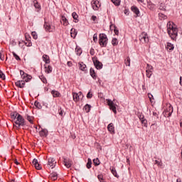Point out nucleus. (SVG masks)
<instances>
[{
    "label": "nucleus",
    "instance_id": "1",
    "mask_svg": "<svg viewBox=\"0 0 182 182\" xmlns=\"http://www.w3.org/2000/svg\"><path fill=\"white\" fill-rule=\"evenodd\" d=\"M11 117L12 119V122L15 123V126L16 129H20L21 127H23L26 124L25 123V119L18 112H13L11 114Z\"/></svg>",
    "mask_w": 182,
    "mask_h": 182
},
{
    "label": "nucleus",
    "instance_id": "2",
    "mask_svg": "<svg viewBox=\"0 0 182 182\" xmlns=\"http://www.w3.org/2000/svg\"><path fill=\"white\" fill-rule=\"evenodd\" d=\"M20 75L22 79H23V80L16 81L15 82V85L16 86H17V87H20L21 89H23V87H25V82H31V80H32V75H30L26 73L22 70H20Z\"/></svg>",
    "mask_w": 182,
    "mask_h": 182
},
{
    "label": "nucleus",
    "instance_id": "3",
    "mask_svg": "<svg viewBox=\"0 0 182 182\" xmlns=\"http://www.w3.org/2000/svg\"><path fill=\"white\" fill-rule=\"evenodd\" d=\"M166 27H167V32L171 39H173V41H174V39H176V38H177L178 35V29H177L174 26V23H173L172 21H168L167 23Z\"/></svg>",
    "mask_w": 182,
    "mask_h": 182
},
{
    "label": "nucleus",
    "instance_id": "4",
    "mask_svg": "<svg viewBox=\"0 0 182 182\" xmlns=\"http://www.w3.org/2000/svg\"><path fill=\"white\" fill-rule=\"evenodd\" d=\"M107 36L105 33H100L99 35V44L101 48H106L107 46Z\"/></svg>",
    "mask_w": 182,
    "mask_h": 182
},
{
    "label": "nucleus",
    "instance_id": "5",
    "mask_svg": "<svg viewBox=\"0 0 182 182\" xmlns=\"http://www.w3.org/2000/svg\"><path fill=\"white\" fill-rule=\"evenodd\" d=\"M106 102L109 107L110 110H112L113 113H114V114H117V110L116 109V106H117V105L114 104V100L112 101V100L107 99Z\"/></svg>",
    "mask_w": 182,
    "mask_h": 182
},
{
    "label": "nucleus",
    "instance_id": "6",
    "mask_svg": "<svg viewBox=\"0 0 182 182\" xmlns=\"http://www.w3.org/2000/svg\"><path fill=\"white\" fill-rule=\"evenodd\" d=\"M173 109L171 105L167 104L166 109L164 112L165 117H170V116H171V114H173Z\"/></svg>",
    "mask_w": 182,
    "mask_h": 182
},
{
    "label": "nucleus",
    "instance_id": "7",
    "mask_svg": "<svg viewBox=\"0 0 182 182\" xmlns=\"http://www.w3.org/2000/svg\"><path fill=\"white\" fill-rule=\"evenodd\" d=\"M73 99L74 102H77L80 99H83V94H82V92H79L78 93L73 92Z\"/></svg>",
    "mask_w": 182,
    "mask_h": 182
},
{
    "label": "nucleus",
    "instance_id": "8",
    "mask_svg": "<svg viewBox=\"0 0 182 182\" xmlns=\"http://www.w3.org/2000/svg\"><path fill=\"white\" fill-rule=\"evenodd\" d=\"M56 166V160L53 158H49L48 159L47 167L48 168H55Z\"/></svg>",
    "mask_w": 182,
    "mask_h": 182
},
{
    "label": "nucleus",
    "instance_id": "9",
    "mask_svg": "<svg viewBox=\"0 0 182 182\" xmlns=\"http://www.w3.org/2000/svg\"><path fill=\"white\" fill-rule=\"evenodd\" d=\"M139 41L142 42V43H147V42H149V36L147 35V33L143 32L139 36Z\"/></svg>",
    "mask_w": 182,
    "mask_h": 182
},
{
    "label": "nucleus",
    "instance_id": "10",
    "mask_svg": "<svg viewBox=\"0 0 182 182\" xmlns=\"http://www.w3.org/2000/svg\"><path fill=\"white\" fill-rule=\"evenodd\" d=\"M92 62L96 68V69H102L103 68V64L97 60V57H93L92 58Z\"/></svg>",
    "mask_w": 182,
    "mask_h": 182
},
{
    "label": "nucleus",
    "instance_id": "11",
    "mask_svg": "<svg viewBox=\"0 0 182 182\" xmlns=\"http://www.w3.org/2000/svg\"><path fill=\"white\" fill-rule=\"evenodd\" d=\"M91 5L94 11H99V8H100L101 6V4H100V2H99V0H92Z\"/></svg>",
    "mask_w": 182,
    "mask_h": 182
},
{
    "label": "nucleus",
    "instance_id": "12",
    "mask_svg": "<svg viewBox=\"0 0 182 182\" xmlns=\"http://www.w3.org/2000/svg\"><path fill=\"white\" fill-rule=\"evenodd\" d=\"M138 117L141 122V124H143L144 127H147V119L144 118V115L140 112H138Z\"/></svg>",
    "mask_w": 182,
    "mask_h": 182
},
{
    "label": "nucleus",
    "instance_id": "13",
    "mask_svg": "<svg viewBox=\"0 0 182 182\" xmlns=\"http://www.w3.org/2000/svg\"><path fill=\"white\" fill-rule=\"evenodd\" d=\"M63 164L65 167H67V168H70V167H72V164H73V161L68 158H64Z\"/></svg>",
    "mask_w": 182,
    "mask_h": 182
},
{
    "label": "nucleus",
    "instance_id": "14",
    "mask_svg": "<svg viewBox=\"0 0 182 182\" xmlns=\"http://www.w3.org/2000/svg\"><path fill=\"white\" fill-rule=\"evenodd\" d=\"M165 48L168 52H173L174 50V45L171 43H167Z\"/></svg>",
    "mask_w": 182,
    "mask_h": 182
},
{
    "label": "nucleus",
    "instance_id": "15",
    "mask_svg": "<svg viewBox=\"0 0 182 182\" xmlns=\"http://www.w3.org/2000/svg\"><path fill=\"white\" fill-rule=\"evenodd\" d=\"M60 22L61 23H63L64 26H68L69 25V21H68V18H66L65 16H61Z\"/></svg>",
    "mask_w": 182,
    "mask_h": 182
},
{
    "label": "nucleus",
    "instance_id": "16",
    "mask_svg": "<svg viewBox=\"0 0 182 182\" xmlns=\"http://www.w3.org/2000/svg\"><path fill=\"white\" fill-rule=\"evenodd\" d=\"M50 180H52L53 181H55V180H58V173L53 172L49 175Z\"/></svg>",
    "mask_w": 182,
    "mask_h": 182
},
{
    "label": "nucleus",
    "instance_id": "17",
    "mask_svg": "<svg viewBox=\"0 0 182 182\" xmlns=\"http://www.w3.org/2000/svg\"><path fill=\"white\" fill-rule=\"evenodd\" d=\"M131 9H132V12H134V14H136V16H140V10H139V8H137L135 6H132L131 7Z\"/></svg>",
    "mask_w": 182,
    "mask_h": 182
},
{
    "label": "nucleus",
    "instance_id": "18",
    "mask_svg": "<svg viewBox=\"0 0 182 182\" xmlns=\"http://www.w3.org/2000/svg\"><path fill=\"white\" fill-rule=\"evenodd\" d=\"M32 163L34 165V167L36 168V170H41V168H42L39 163H38V159H33Z\"/></svg>",
    "mask_w": 182,
    "mask_h": 182
},
{
    "label": "nucleus",
    "instance_id": "19",
    "mask_svg": "<svg viewBox=\"0 0 182 182\" xmlns=\"http://www.w3.org/2000/svg\"><path fill=\"white\" fill-rule=\"evenodd\" d=\"M44 28L47 32H52V28L50 27V24L49 23L45 22Z\"/></svg>",
    "mask_w": 182,
    "mask_h": 182
},
{
    "label": "nucleus",
    "instance_id": "20",
    "mask_svg": "<svg viewBox=\"0 0 182 182\" xmlns=\"http://www.w3.org/2000/svg\"><path fill=\"white\" fill-rule=\"evenodd\" d=\"M52 66L49 65H45V72L46 73H52Z\"/></svg>",
    "mask_w": 182,
    "mask_h": 182
},
{
    "label": "nucleus",
    "instance_id": "21",
    "mask_svg": "<svg viewBox=\"0 0 182 182\" xmlns=\"http://www.w3.org/2000/svg\"><path fill=\"white\" fill-rule=\"evenodd\" d=\"M107 129L108 132H110L111 133H114V126L113 123L109 124V125L107 126Z\"/></svg>",
    "mask_w": 182,
    "mask_h": 182
},
{
    "label": "nucleus",
    "instance_id": "22",
    "mask_svg": "<svg viewBox=\"0 0 182 182\" xmlns=\"http://www.w3.org/2000/svg\"><path fill=\"white\" fill-rule=\"evenodd\" d=\"M48 129H43L40 131L39 134L41 137H46V136H48Z\"/></svg>",
    "mask_w": 182,
    "mask_h": 182
},
{
    "label": "nucleus",
    "instance_id": "23",
    "mask_svg": "<svg viewBox=\"0 0 182 182\" xmlns=\"http://www.w3.org/2000/svg\"><path fill=\"white\" fill-rule=\"evenodd\" d=\"M72 16H73V19H74V22H75V23H77V22H79V19H78L79 16L77 15V14H76V12H73V13L72 14Z\"/></svg>",
    "mask_w": 182,
    "mask_h": 182
},
{
    "label": "nucleus",
    "instance_id": "24",
    "mask_svg": "<svg viewBox=\"0 0 182 182\" xmlns=\"http://www.w3.org/2000/svg\"><path fill=\"white\" fill-rule=\"evenodd\" d=\"M78 65L80 70H82L83 72H86V64L83 63H79Z\"/></svg>",
    "mask_w": 182,
    "mask_h": 182
},
{
    "label": "nucleus",
    "instance_id": "25",
    "mask_svg": "<svg viewBox=\"0 0 182 182\" xmlns=\"http://www.w3.org/2000/svg\"><path fill=\"white\" fill-rule=\"evenodd\" d=\"M43 60L46 63H50V60L49 58V55H43Z\"/></svg>",
    "mask_w": 182,
    "mask_h": 182
},
{
    "label": "nucleus",
    "instance_id": "26",
    "mask_svg": "<svg viewBox=\"0 0 182 182\" xmlns=\"http://www.w3.org/2000/svg\"><path fill=\"white\" fill-rule=\"evenodd\" d=\"M70 35H71V38H76V35H77V32H76V29L71 28Z\"/></svg>",
    "mask_w": 182,
    "mask_h": 182
},
{
    "label": "nucleus",
    "instance_id": "27",
    "mask_svg": "<svg viewBox=\"0 0 182 182\" xmlns=\"http://www.w3.org/2000/svg\"><path fill=\"white\" fill-rule=\"evenodd\" d=\"M90 76H92V78L96 80V73L95 72V70L93 68H90Z\"/></svg>",
    "mask_w": 182,
    "mask_h": 182
},
{
    "label": "nucleus",
    "instance_id": "28",
    "mask_svg": "<svg viewBox=\"0 0 182 182\" xmlns=\"http://www.w3.org/2000/svg\"><path fill=\"white\" fill-rule=\"evenodd\" d=\"M51 94L53 95V97H59L60 96V93L56 90H53Z\"/></svg>",
    "mask_w": 182,
    "mask_h": 182
},
{
    "label": "nucleus",
    "instance_id": "29",
    "mask_svg": "<svg viewBox=\"0 0 182 182\" xmlns=\"http://www.w3.org/2000/svg\"><path fill=\"white\" fill-rule=\"evenodd\" d=\"M110 29H112V30L114 29V32L115 35H119V30L117 29V27L112 25V26H110Z\"/></svg>",
    "mask_w": 182,
    "mask_h": 182
},
{
    "label": "nucleus",
    "instance_id": "30",
    "mask_svg": "<svg viewBox=\"0 0 182 182\" xmlns=\"http://www.w3.org/2000/svg\"><path fill=\"white\" fill-rule=\"evenodd\" d=\"M112 45H113V46H117V45H119V40H117L116 38H112Z\"/></svg>",
    "mask_w": 182,
    "mask_h": 182
},
{
    "label": "nucleus",
    "instance_id": "31",
    "mask_svg": "<svg viewBox=\"0 0 182 182\" xmlns=\"http://www.w3.org/2000/svg\"><path fill=\"white\" fill-rule=\"evenodd\" d=\"M110 170H111V173L113 174V176H114V177H119L117 176V172L116 171V168L112 167V168H110Z\"/></svg>",
    "mask_w": 182,
    "mask_h": 182
},
{
    "label": "nucleus",
    "instance_id": "32",
    "mask_svg": "<svg viewBox=\"0 0 182 182\" xmlns=\"http://www.w3.org/2000/svg\"><path fill=\"white\" fill-rule=\"evenodd\" d=\"M92 107L90 105H89L88 104H87L85 107H84V110H85L86 113H89V112H90V108Z\"/></svg>",
    "mask_w": 182,
    "mask_h": 182
},
{
    "label": "nucleus",
    "instance_id": "33",
    "mask_svg": "<svg viewBox=\"0 0 182 182\" xmlns=\"http://www.w3.org/2000/svg\"><path fill=\"white\" fill-rule=\"evenodd\" d=\"M159 18L161 19V21H163V19H167V16L163 14L162 13H159Z\"/></svg>",
    "mask_w": 182,
    "mask_h": 182
},
{
    "label": "nucleus",
    "instance_id": "34",
    "mask_svg": "<svg viewBox=\"0 0 182 182\" xmlns=\"http://www.w3.org/2000/svg\"><path fill=\"white\" fill-rule=\"evenodd\" d=\"M75 52H76L77 55H78V56H80V55H82V48H80L79 47H76Z\"/></svg>",
    "mask_w": 182,
    "mask_h": 182
},
{
    "label": "nucleus",
    "instance_id": "35",
    "mask_svg": "<svg viewBox=\"0 0 182 182\" xmlns=\"http://www.w3.org/2000/svg\"><path fill=\"white\" fill-rule=\"evenodd\" d=\"M154 164H156L159 167H161L163 166V162L161 161V160L160 161L155 160Z\"/></svg>",
    "mask_w": 182,
    "mask_h": 182
},
{
    "label": "nucleus",
    "instance_id": "36",
    "mask_svg": "<svg viewBox=\"0 0 182 182\" xmlns=\"http://www.w3.org/2000/svg\"><path fill=\"white\" fill-rule=\"evenodd\" d=\"M33 4H34V7H35L36 9H41V4H39L36 0H35V1H33Z\"/></svg>",
    "mask_w": 182,
    "mask_h": 182
},
{
    "label": "nucleus",
    "instance_id": "37",
    "mask_svg": "<svg viewBox=\"0 0 182 182\" xmlns=\"http://www.w3.org/2000/svg\"><path fill=\"white\" fill-rule=\"evenodd\" d=\"M92 168V159H88L87 163V168Z\"/></svg>",
    "mask_w": 182,
    "mask_h": 182
},
{
    "label": "nucleus",
    "instance_id": "38",
    "mask_svg": "<svg viewBox=\"0 0 182 182\" xmlns=\"http://www.w3.org/2000/svg\"><path fill=\"white\" fill-rule=\"evenodd\" d=\"M112 2L115 4L116 6H119V5H120V0H111Z\"/></svg>",
    "mask_w": 182,
    "mask_h": 182
},
{
    "label": "nucleus",
    "instance_id": "39",
    "mask_svg": "<svg viewBox=\"0 0 182 182\" xmlns=\"http://www.w3.org/2000/svg\"><path fill=\"white\" fill-rule=\"evenodd\" d=\"M40 79L41 82H43V83H48V80H46V77H45V76L43 75L40 76Z\"/></svg>",
    "mask_w": 182,
    "mask_h": 182
},
{
    "label": "nucleus",
    "instance_id": "40",
    "mask_svg": "<svg viewBox=\"0 0 182 182\" xmlns=\"http://www.w3.org/2000/svg\"><path fill=\"white\" fill-rule=\"evenodd\" d=\"M34 105L38 109H42V105H41V102L36 101Z\"/></svg>",
    "mask_w": 182,
    "mask_h": 182
},
{
    "label": "nucleus",
    "instance_id": "41",
    "mask_svg": "<svg viewBox=\"0 0 182 182\" xmlns=\"http://www.w3.org/2000/svg\"><path fill=\"white\" fill-rule=\"evenodd\" d=\"M0 59L1 60H5V53L4 51L0 52Z\"/></svg>",
    "mask_w": 182,
    "mask_h": 182
},
{
    "label": "nucleus",
    "instance_id": "42",
    "mask_svg": "<svg viewBox=\"0 0 182 182\" xmlns=\"http://www.w3.org/2000/svg\"><path fill=\"white\" fill-rule=\"evenodd\" d=\"M125 65H126V66H130V58L129 57H127L125 59Z\"/></svg>",
    "mask_w": 182,
    "mask_h": 182
},
{
    "label": "nucleus",
    "instance_id": "43",
    "mask_svg": "<svg viewBox=\"0 0 182 182\" xmlns=\"http://www.w3.org/2000/svg\"><path fill=\"white\" fill-rule=\"evenodd\" d=\"M97 178H98L99 181L105 182V179L103 178V175L102 174L98 175Z\"/></svg>",
    "mask_w": 182,
    "mask_h": 182
},
{
    "label": "nucleus",
    "instance_id": "44",
    "mask_svg": "<svg viewBox=\"0 0 182 182\" xmlns=\"http://www.w3.org/2000/svg\"><path fill=\"white\" fill-rule=\"evenodd\" d=\"M93 163L95 164V166H99V164H100V161H99V159H93Z\"/></svg>",
    "mask_w": 182,
    "mask_h": 182
},
{
    "label": "nucleus",
    "instance_id": "45",
    "mask_svg": "<svg viewBox=\"0 0 182 182\" xmlns=\"http://www.w3.org/2000/svg\"><path fill=\"white\" fill-rule=\"evenodd\" d=\"M146 73L147 77H151V75H153V71L146 70Z\"/></svg>",
    "mask_w": 182,
    "mask_h": 182
},
{
    "label": "nucleus",
    "instance_id": "46",
    "mask_svg": "<svg viewBox=\"0 0 182 182\" xmlns=\"http://www.w3.org/2000/svg\"><path fill=\"white\" fill-rule=\"evenodd\" d=\"M27 120L30 122L31 123H33V117H31L29 115H27L26 117Z\"/></svg>",
    "mask_w": 182,
    "mask_h": 182
},
{
    "label": "nucleus",
    "instance_id": "47",
    "mask_svg": "<svg viewBox=\"0 0 182 182\" xmlns=\"http://www.w3.org/2000/svg\"><path fill=\"white\" fill-rule=\"evenodd\" d=\"M31 36L33 38V39H38V33H36V31H33L31 33Z\"/></svg>",
    "mask_w": 182,
    "mask_h": 182
},
{
    "label": "nucleus",
    "instance_id": "48",
    "mask_svg": "<svg viewBox=\"0 0 182 182\" xmlns=\"http://www.w3.org/2000/svg\"><path fill=\"white\" fill-rule=\"evenodd\" d=\"M148 97H149L150 102H153V100H154V97H153V95H151V93L148 94Z\"/></svg>",
    "mask_w": 182,
    "mask_h": 182
},
{
    "label": "nucleus",
    "instance_id": "49",
    "mask_svg": "<svg viewBox=\"0 0 182 182\" xmlns=\"http://www.w3.org/2000/svg\"><path fill=\"white\" fill-rule=\"evenodd\" d=\"M13 56L16 60H21V58H19L18 55L15 53V52H13Z\"/></svg>",
    "mask_w": 182,
    "mask_h": 182
},
{
    "label": "nucleus",
    "instance_id": "50",
    "mask_svg": "<svg viewBox=\"0 0 182 182\" xmlns=\"http://www.w3.org/2000/svg\"><path fill=\"white\" fill-rule=\"evenodd\" d=\"M146 70H149L153 72V66L150 65L149 64H147L146 66Z\"/></svg>",
    "mask_w": 182,
    "mask_h": 182
},
{
    "label": "nucleus",
    "instance_id": "51",
    "mask_svg": "<svg viewBox=\"0 0 182 182\" xmlns=\"http://www.w3.org/2000/svg\"><path fill=\"white\" fill-rule=\"evenodd\" d=\"M93 41L95 42V43H97V33H95L93 36Z\"/></svg>",
    "mask_w": 182,
    "mask_h": 182
},
{
    "label": "nucleus",
    "instance_id": "52",
    "mask_svg": "<svg viewBox=\"0 0 182 182\" xmlns=\"http://www.w3.org/2000/svg\"><path fill=\"white\" fill-rule=\"evenodd\" d=\"M92 97H93V94H92V92H89L87 94V99H92Z\"/></svg>",
    "mask_w": 182,
    "mask_h": 182
},
{
    "label": "nucleus",
    "instance_id": "53",
    "mask_svg": "<svg viewBox=\"0 0 182 182\" xmlns=\"http://www.w3.org/2000/svg\"><path fill=\"white\" fill-rule=\"evenodd\" d=\"M26 46H32V42L31 41H25Z\"/></svg>",
    "mask_w": 182,
    "mask_h": 182
},
{
    "label": "nucleus",
    "instance_id": "54",
    "mask_svg": "<svg viewBox=\"0 0 182 182\" xmlns=\"http://www.w3.org/2000/svg\"><path fill=\"white\" fill-rule=\"evenodd\" d=\"M0 77L1 79H3V80L5 79V74H4L2 71H0Z\"/></svg>",
    "mask_w": 182,
    "mask_h": 182
},
{
    "label": "nucleus",
    "instance_id": "55",
    "mask_svg": "<svg viewBox=\"0 0 182 182\" xmlns=\"http://www.w3.org/2000/svg\"><path fill=\"white\" fill-rule=\"evenodd\" d=\"M26 42L31 41V36L29 35H26Z\"/></svg>",
    "mask_w": 182,
    "mask_h": 182
},
{
    "label": "nucleus",
    "instance_id": "56",
    "mask_svg": "<svg viewBox=\"0 0 182 182\" xmlns=\"http://www.w3.org/2000/svg\"><path fill=\"white\" fill-rule=\"evenodd\" d=\"M90 53L92 56H93V55H95V49L91 48L90 50Z\"/></svg>",
    "mask_w": 182,
    "mask_h": 182
},
{
    "label": "nucleus",
    "instance_id": "57",
    "mask_svg": "<svg viewBox=\"0 0 182 182\" xmlns=\"http://www.w3.org/2000/svg\"><path fill=\"white\" fill-rule=\"evenodd\" d=\"M91 19L95 21H96V19H97V17L96 16H92L91 17Z\"/></svg>",
    "mask_w": 182,
    "mask_h": 182
},
{
    "label": "nucleus",
    "instance_id": "58",
    "mask_svg": "<svg viewBox=\"0 0 182 182\" xmlns=\"http://www.w3.org/2000/svg\"><path fill=\"white\" fill-rule=\"evenodd\" d=\"M159 9H161V11H166V9L164 8L161 5L159 6Z\"/></svg>",
    "mask_w": 182,
    "mask_h": 182
},
{
    "label": "nucleus",
    "instance_id": "59",
    "mask_svg": "<svg viewBox=\"0 0 182 182\" xmlns=\"http://www.w3.org/2000/svg\"><path fill=\"white\" fill-rule=\"evenodd\" d=\"M67 65H68V66H69V67L72 66V62L68 61V62L67 63Z\"/></svg>",
    "mask_w": 182,
    "mask_h": 182
},
{
    "label": "nucleus",
    "instance_id": "60",
    "mask_svg": "<svg viewBox=\"0 0 182 182\" xmlns=\"http://www.w3.org/2000/svg\"><path fill=\"white\" fill-rule=\"evenodd\" d=\"M60 116H63V111L60 110L59 111Z\"/></svg>",
    "mask_w": 182,
    "mask_h": 182
},
{
    "label": "nucleus",
    "instance_id": "61",
    "mask_svg": "<svg viewBox=\"0 0 182 182\" xmlns=\"http://www.w3.org/2000/svg\"><path fill=\"white\" fill-rule=\"evenodd\" d=\"M179 85H181L182 86V77H180Z\"/></svg>",
    "mask_w": 182,
    "mask_h": 182
},
{
    "label": "nucleus",
    "instance_id": "62",
    "mask_svg": "<svg viewBox=\"0 0 182 182\" xmlns=\"http://www.w3.org/2000/svg\"><path fill=\"white\" fill-rule=\"evenodd\" d=\"M138 2H141V4H144V0H137Z\"/></svg>",
    "mask_w": 182,
    "mask_h": 182
},
{
    "label": "nucleus",
    "instance_id": "63",
    "mask_svg": "<svg viewBox=\"0 0 182 182\" xmlns=\"http://www.w3.org/2000/svg\"><path fill=\"white\" fill-rule=\"evenodd\" d=\"M154 8V4H152L151 7H149V9H153Z\"/></svg>",
    "mask_w": 182,
    "mask_h": 182
},
{
    "label": "nucleus",
    "instance_id": "64",
    "mask_svg": "<svg viewBox=\"0 0 182 182\" xmlns=\"http://www.w3.org/2000/svg\"><path fill=\"white\" fill-rule=\"evenodd\" d=\"M176 182H181V179H177Z\"/></svg>",
    "mask_w": 182,
    "mask_h": 182
}]
</instances>
